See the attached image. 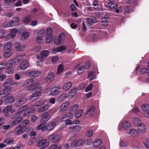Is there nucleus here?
<instances>
[{
    "label": "nucleus",
    "instance_id": "22",
    "mask_svg": "<svg viewBox=\"0 0 149 149\" xmlns=\"http://www.w3.org/2000/svg\"><path fill=\"white\" fill-rule=\"evenodd\" d=\"M19 21V19L18 17H15L10 22L11 27H13L17 25Z\"/></svg>",
    "mask_w": 149,
    "mask_h": 149
},
{
    "label": "nucleus",
    "instance_id": "8",
    "mask_svg": "<svg viewBox=\"0 0 149 149\" xmlns=\"http://www.w3.org/2000/svg\"><path fill=\"white\" fill-rule=\"evenodd\" d=\"M48 145V143H47V140L45 139L42 140L37 144L38 147H40V149H44L47 148Z\"/></svg>",
    "mask_w": 149,
    "mask_h": 149
},
{
    "label": "nucleus",
    "instance_id": "12",
    "mask_svg": "<svg viewBox=\"0 0 149 149\" xmlns=\"http://www.w3.org/2000/svg\"><path fill=\"white\" fill-rule=\"evenodd\" d=\"M35 111V109L33 107L29 108L25 111L24 115L26 116H28L33 113Z\"/></svg>",
    "mask_w": 149,
    "mask_h": 149
},
{
    "label": "nucleus",
    "instance_id": "49",
    "mask_svg": "<svg viewBox=\"0 0 149 149\" xmlns=\"http://www.w3.org/2000/svg\"><path fill=\"white\" fill-rule=\"evenodd\" d=\"M84 69H85L84 66V65H81L77 68V71L78 73L79 74H80L82 72Z\"/></svg>",
    "mask_w": 149,
    "mask_h": 149
},
{
    "label": "nucleus",
    "instance_id": "47",
    "mask_svg": "<svg viewBox=\"0 0 149 149\" xmlns=\"http://www.w3.org/2000/svg\"><path fill=\"white\" fill-rule=\"evenodd\" d=\"M29 124V121L28 120H25L23 121L21 123L20 125L23 127H26Z\"/></svg>",
    "mask_w": 149,
    "mask_h": 149
},
{
    "label": "nucleus",
    "instance_id": "31",
    "mask_svg": "<svg viewBox=\"0 0 149 149\" xmlns=\"http://www.w3.org/2000/svg\"><path fill=\"white\" fill-rule=\"evenodd\" d=\"M122 127L125 129H127L131 127V124L130 121H125L122 123Z\"/></svg>",
    "mask_w": 149,
    "mask_h": 149
},
{
    "label": "nucleus",
    "instance_id": "28",
    "mask_svg": "<svg viewBox=\"0 0 149 149\" xmlns=\"http://www.w3.org/2000/svg\"><path fill=\"white\" fill-rule=\"evenodd\" d=\"M67 94L64 93L61 95L58 98L57 100L58 102H61L63 101L67 97Z\"/></svg>",
    "mask_w": 149,
    "mask_h": 149
},
{
    "label": "nucleus",
    "instance_id": "54",
    "mask_svg": "<svg viewBox=\"0 0 149 149\" xmlns=\"http://www.w3.org/2000/svg\"><path fill=\"white\" fill-rule=\"evenodd\" d=\"M50 149H61V148L60 146H57V144H54L50 147Z\"/></svg>",
    "mask_w": 149,
    "mask_h": 149
},
{
    "label": "nucleus",
    "instance_id": "62",
    "mask_svg": "<svg viewBox=\"0 0 149 149\" xmlns=\"http://www.w3.org/2000/svg\"><path fill=\"white\" fill-rule=\"evenodd\" d=\"M91 65V63L89 61H87L85 63V69H88Z\"/></svg>",
    "mask_w": 149,
    "mask_h": 149
},
{
    "label": "nucleus",
    "instance_id": "1",
    "mask_svg": "<svg viewBox=\"0 0 149 149\" xmlns=\"http://www.w3.org/2000/svg\"><path fill=\"white\" fill-rule=\"evenodd\" d=\"M52 28H47L46 31V41L48 44L50 43L53 40V36L52 34Z\"/></svg>",
    "mask_w": 149,
    "mask_h": 149
},
{
    "label": "nucleus",
    "instance_id": "36",
    "mask_svg": "<svg viewBox=\"0 0 149 149\" xmlns=\"http://www.w3.org/2000/svg\"><path fill=\"white\" fill-rule=\"evenodd\" d=\"M22 119L23 118L22 116H20L15 119L12 123L13 125V126H15L18 124L22 120Z\"/></svg>",
    "mask_w": 149,
    "mask_h": 149
},
{
    "label": "nucleus",
    "instance_id": "13",
    "mask_svg": "<svg viewBox=\"0 0 149 149\" xmlns=\"http://www.w3.org/2000/svg\"><path fill=\"white\" fill-rule=\"evenodd\" d=\"M64 36L63 33L59 34L58 37H55L54 39V43L57 45H60L61 42L62 37Z\"/></svg>",
    "mask_w": 149,
    "mask_h": 149
},
{
    "label": "nucleus",
    "instance_id": "21",
    "mask_svg": "<svg viewBox=\"0 0 149 149\" xmlns=\"http://www.w3.org/2000/svg\"><path fill=\"white\" fill-rule=\"evenodd\" d=\"M38 34L41 35V36H38L36 38V40L38 43H41L42 40V36L45 35V32L43 30H40L38 31Z\"/></svg>",
    "mask_w": 149,
    "mask_h": 149
},
{
    "label": "nucleus",
    "instance_id": "33",
    "mask_svg": "<svg viewBox=\"0 0 149 149\" xmlns=\"http://www.w3.org/2000/svg\"><path fill=\"white\" fill-rule=\"evenodd\" d=\"M79 105L77 104H75L72 106L69 111L72 113H75L78 109Z\"/></svg>",
    "mask_w": 149,
    "mask_h": 149
},
{
    "label": "nucleus",
    "instance_id": "18",
    "mask_svg": "<svg viewBox=\"0 0 149 149\" xmlns=\"http://www.w3.org/2000/svg\"><path fill=\"white\" fill-rule=\"evenodd\" d=\"M15 100V98L14 97L9 96L6 97L5 100V102L6 104H8L13 103Z\"/></svg>",
    "mask_w": 149,
    "mask_h": 149
},
{
    "label": "nucleus",
    "instance_id": "29",
    "mask_svg": "<svg viewBox=\"0 0 149 149\" xmlns=\"http://www.w3.org/2000/svg\"><path fill=\"white\" fill-rule=\"evenodd\" d=\"M56 88L55 86H54L51 89L50 93L53 96L56 95L60 92V90Z\"/></svg>",
    "mask_w": 149,
    "mask_h": 149
},
{
    "label": "nucleus",
    "instance_id": "19",
    "mask_svg": "<svg viewBox=\"0 0 149 149\" xmlns=\"http://www.w3.org/2000/svg\"><path fill=\"white\" fill-rule=\"evenodd\" d=\"M86 20L90 25H92L93 24L96 23L97 22V18L94 17H92L91 18L87 17Z\"/></svg>",
    "mask_w": 149,
    "mask_h": 149
},
{
    "label": "nucleus",
    "instance_id": "60",
    "mask_svg": "<svg viewBox=\"0 0 149 149\" xmlns=\"http://www.w3.org/2000/svg\"><path fill=\"white\" fill-rule=\"evenodd\" d=\"M22 35L25 38H27L29 36V33L27 31H25L23 32Z\"/></svg>",
    "mask_w": 149,
    "mask_h": 149
},
{
    "label": "nucleus",
    "instance_id": "2",
    "mask_svg": "<svg viewBox=\"0 0 149 149\" xmlns=\"http://www.w3.org/2000/svg\"><path fill=\"white\" fill-rule=\"evenodd\" d=\"M33 80L32 79H29L26 80L24 84L27 86V90L29 91H31L34 90L36 88L37 86L36 84H33Z\"/></svg>",
    "mask_w": 149,
    "mask_h": 149
},
{
    "label": "nucleus",
    "instance_id": "61",
    "mask_svg": "<svg viewBox=\"0 0 149 149\" xmlns=\"http://www.w3.org/2000/svg\"><path fill=\"white\" fill-rule=\"evenodd\" d=\"M38 117L35 115H33L31 117V120L32 122H35L38 119Z\"/></svg>",
    "mask_w": 149,
    "mask_h": 149
},
{
    "label": "nucleus",
    "instance_id": "51",
    "mask_svg": "<svg viewBox=\"0 0 149 149\" xmlns=\"http://www.w3.org/2000/svg\"><path fill=\"white\" fill-rule=\"evenodd\" d=\"M31 19V16L29 15L26 16L24 19V23L29 22Z\"/></svg>",
    "mask_w": 149,
    "mask_h": 149
},
{
    "label": "nucleus",
    "instance_id": "39",
    "mask_svg": "<svg viewBox=\"0 0 149 149\" xmlns=\"http://www.w3.org/2000/svg\"><path fill=\"white\" fill-rule=\"evenodd\" d=\"M12 80L10 78L7 79L3 84V86L4 87H7L11 84Z\"/></svg>",
    "mask_w": 149,
    "mask_h": 149
},
{
    "label": "nucleus",
    "instance_id": "24",
    "mask_svg": "<svg viewBox=\"0 0 149 149\" xmlns=\"http://www.w3.org/2000/svg\"><path fill=\"white\" fill-rule=\"evenodd\" d=\"M49 107L50 106L49 104H45L40 107L38 109V111L39 112H42L48 109Z\"/></svg>",
    "mask_w": 149,
    "mask_h": 149
},
{
    "label": "nucleus",
    "instance_id": "16",
    "mask_svg": "<svg viewBox=\"0 0 149 149\" xmlns=\"http://www.w3.org/2000/svg\"><path fill=\"white\" fill-rule=\"evenodd\" d=\"M49 54V52L47 50L42 51L40 52V60L41 61L45 60L44 57H47ZM40 58V57H39Z\"/></svg>",
    "mask_w": 149,
    "mask_h": 149
},
{
    "label": "nucleus",
    "instance_id": "7",
    "mask_svg": "<svg viewBox=\"0 0 149 149\" xmlns=\"http://www.w3.org/2000/svg\"><path fill=\"white\" fill-rule=\"evenodd\" d=\"M42 117L41 119V122L42 123H45L51 117L49 113L48 112H45L42 113Z\"/></svg>",
    "mask_w": 149,
    "mask_h": 149
},
{
    "label": "nucleus",
    "instance_id": "30",
    "mask_svg": "<svg viewBox=\"0 0 149 149\" xmlns=\"http://www.w3.org/2000/svg\"><path fill=\"white\" fill-rule=\"evenodd\" d=\"M72 85V82L70 81L68 82L64 85L63 87V89L65 91H67L70 89Z\"/></svg>",
    "mask_w": 149,
    "mask_h": 149
},
{
    "label": "nucleus",
    "instance_id": "25",
    "mask_svg": "<svg viewBox=\"0 0 149 149\" xmlns=\"http://www.w3.org/2000/svg\"><path fill=\"white\" fill-rule=\"evenodd\" d=\"M42 94V93L40 91H37L33 94L30 97V99L31 100H33L35 98L37 99L38 97H40Z\"/></svg>",
    "mask_w": 149,
    "mask_h": 149
},
{
    "label": "nucleus",
    "instance_id": "63",
    "mask_svg": "<svg viewBox=\"0 0 149 149\" xmlns=\"http://www.w3.org/2000/svg\"><path fill=\"white\" fill-rule=\"evenodd\" d=\"M65 115L66 116L67 118H69V119L71 118L73 116V113L70 111Z\"/></svg>",
    "mask_w": 149,
    "mask_h": 149
},
{
    "label": "nucleus",
    "instance_id": "52",
    "mask_svg": "<svg viewBox=\"0 0 149 149\" xmlns=\"http://www.w3.org/2000/svg\"><path fill=\"white\" fill-rule=\"evenodd\" d=\"M63 66L62 65H59L58 69L57 74H58L60 73L63 70Z\"/></svg>",
    "mask_w": 149,
    "mask_h": 149
},
{
    "label": "nucleus",
    "instance_id": "43",
    "mask_svg": "<svg viewBox=\"0 0 149 149\" xmlns=\"http://www.w3.org/2000/svg\"><path fill=\"white\" fill-rule=\"evenodd\" d=\"M142 110L144 112L149 110V104H143L141 106Z\"/></svg>",
    "mask_w": 149,
    "mask_h": 149
},
{
    "label": "nucleus",
    "instance_id": "50",
    "mask_svg": "<svg viewBox=\"0 0 149 149\" xmlns=\"http://www.w3.org/2000/svg\"><path fill=\"white\" fill-rule=\"evenodd\" d=\"M77 90L78 89L77 87H74L71 89L69 93L71 94L72 96L74 95L77 93Z\"/></svg>",
    "mask_w": 149,
    "mask_h": 149
},
{
    "label": "nucleus",
    "instance_id": "64",
    "mask_svg": "<svg viewBox=\"0 0 149 149\" xmlns=\"http://www.w3.org/2000/svg\"><path fill=\"white\" fill-rule=\"evenodd\" d=\"M3 27L5 28L11 27V24L10 22H4L3 24Z\"/></svg>",
    "mask_w": 149,
    "mask_h": 149
},
{
    "label": "nucleus",
    "instance_id": "4",
    "mask_svg": "<svg viewBox=\"0 0 149 149\" xmlns=\"http://www.w3.org/2000/svg\"><path fill=\"white\" fill-rule=\"evenodd\" d=\"M26 130V127H23L22 125H20L17 126L15 129V132L17 135H19L24 132Z\"/></svg>",
    "mask_w": 149,
    "mask_h": 149
},
{
    "label": "nucleus",
    "instance_id": "53",
    "mask_svg": "<svg viewBox=\"0 0 149 149\" xmlns=\"http://www.w3.org/2000/svg\"><path fill=\"white\" fill-rule=\"evenodd\" d=\"M20 114L17 111L15 113L13 114L11 116V118L12 119H16L17 118H18V117H20L21 116H20Z\"/></svg>",
    "mask_w": 149,
    "mask_h": 149
},
{
    "label": "nucleus",
    "instance_id": "11",
    "mask_svg": "<svg viewBox=\"0 0 149 149\" xmlns=\"http://www.w3.org/2000/svg\"><path fill=\"white\" fill-rule=\"evenodd\" d=\"M10 93V90L9 88L4 89L0 92V96L1 97H5L8 95Z\"/></svg>",
    "mask_w": 149,
    "mask_h": 149
},
{
    "label": "nucleus",
    "instance_id": "10",
    "mask_svg": "<svg viewBox=\"0 0 149 149\" xmlns=\"http://www.w3.org/2000/svg\"><path fill=\"white\" fill-rule=\"evenodd\" d=\"M50 138L52 142L55 143L59 140L60 136L59 134L56 133H54L51 135Z\"/></svg>",
    "mask_w": 149,
    "mask_h": 149
},
{
    "label": "nucleus",
    "instance_id": "26",
    "mask_svg": "<svg viewBox=\"0 0 149 149\" xmlns=\"http://www.w3.org/2000/svg\"><path fill=\"white\" fill-rule=\"evenodd\" d=\"M56 125V123L54 122H52L49 124L46 127V129L47 130L50 131L52 130Z\"/></svg>",
    "mask_w": 149,
    "mask_h": 149
},
{
    "label": "nucleus",
    "instance_id": "56",
    "mask_svg": "<svg viewBox=\"0 0 149 149\" xmlns=\"http://www.w3.org/2000/svg\"><path fill=\"white\" fill-rule=\"evenodd\" d=\"M125 14L126 15H128L130 12V8L128 6H126L125 8Z\"/></svg>",
    "mask_w": 149,
    "mask_h": 149
},
{
    "label": "nucleus",
    "instance_id": "38",
    "mask_svg": "<svg viewBox=\"0 0 149 149\" xmlns=\"http://www.w3.org/2000/svg\"><path fill=\"white\" fill-rule=\"evenodd\" d=\"M66 49V47L64 45H61L58 47L57 49H53L54 51L56 52H59L65 51Z\"/></svg>",
    "mask_w": 149,
    "mask_h": 149
},
{
    "label": "nucleus",
    "instance_id": "5",
    "mask_svg": "<svg viewBox=\"0 0 149 149\" xmlns=\"http://www.w3.org/2000/svg\"><path fill=\"white\" fill-rule=\"evenodd\" d=\"M86 141L83 139H79L77 142L74 141L71 143V146L72 147H78L83 146Z\"/></svg>",
    "mask_w": 149,
    "mask_h": 149
},
{
    "label": "nucleus",
    "instance_id": "27",
    "mask_svg": "<svg viewBox=\"0 0 149 149\" xmlns=\"http://www.w3.org/2000/svg\"><path fill=\"white\" fill-rule=\"evenodd\" d=\"M29 74L31 77H38V75H40V72L38 71L34 70L30 72Z\"/></svg>",
    "mask_w": 149,
    "mask_h": 149
},
{
    "label": "nucleus",
    "instance_id": "42",
    "mask_svg": "<svg viewBox=\"0 0 149 149\" xmlns=\"http://www.w3.org/2000/svg\"><path fill=\"white\" fill-rule=\"evenodd\" d=\"M16 63L15 60L14 59H12L8 61L7 65L14 67L15 66Z\"/></svg>",
    "mask_w": 149,
    "mask_h": 149
},
{
    "label": "nucleus",
    "instance_id": "40",
    "mask_svg": "<svg viewBox=\"0 0 149 149\" xmlns=\"http://www.w3.org/2000/svg\"><path fill=\"white\" fill-rule=\"evenodd\" d=\"M127 133L131 135H134V136L137 135L138 134V132L134 128L130 129L129 132H127Z\"/></svg>",
    "mask_w": 149,
    "mask_h": 149
},
{
    "label": "nucleus",
    "instance_id": "23",
    "mask_svg": "<svg viewBox=\"0 0 149 149\" xmlns=\"http://www.w3.org/2000/svg\"><path fill=\"white\" fill-rule=\"evenodd\" d=\"M55 77V74L53 72L50 73L46 78L47 81L49 83L50 82L53 80Z\"/></svg>",
    "mask_w": 149,
    "mask_h": 149
},
{
    "label": "nucleus",
    "instance_id": "17",
    "mask_svg": "<svg viewBox=\"0 0 149 149\" xmlns=\"http://www.w3.org/2000/svg\"><path fill=\"white\" fill-rule=\"evenodd\" d=\"M70 103L68 102H65L63 103L60 107V111L63 112L66 111L69 106Z\"/></svg>",
    "mask_w": 149,
    "mask_h": 149
},
{
    "label": "nucleus",
    "instance_id": "9",
    "mask_svg": "<svg viewBox=\"0 0 149 149\" xmlns=\"http://www.w3.org/2000/svg\"><path fill=\"white\" fill-rule=\"evenodd\" d=\"M12 107L11 106H7L3 110V112L5 114L4 116L6 117H9L10 116V113H12L13 111H11Z\"/></svg>",
    "mask_w": 149,
    "mask_h": 149
},
{
    "label": "nucleus",
    "instance_id": "57",
    "mask_svg": "<svg viewBox=\"0 0 149 149\" xmlns=\"http://www.w3.org/2000/svg\"><path fill=\"white\" fill-rule=\"evenodd\" d=\"M93 87V84H89L88 86L86 88L85 91L86 92H88L91 90Z\"/></svg>",
    "mask_w": 149,
    "mask_h": 149
},
{
    "label": "nucleus",
    "instance_id": "15",
    "mask_svg": "<svg viewBox=\"0 0 149 149\" xmlns=\"http://www.w3.org/2000/svg\"><path fill=\"white\" fill-rule=\"evenodd\" d=\"M29 62L28 60L24 61L20 64V68L21 70H24L26 69L29 65Z\"/></svg>",
    "mask_w": 149,
    "mask_h": 149
},
{
    "label": "nucleus",
    "instance_id": "6",
    "mask_svg": "<svg viewBox=\"0 0 149 149\" xmlns=\"http://www.w3.org/2000/svg\"><path fill=\"white\" fill-rule=\"evenodd\" d=\"M27 98L25 97H23L17 100L15 103V105L16 107H20L25 103L27 101Z\"/></svg>",
    "mask_w": 149,
    "mask_h": 149
},
{
    "label": "nucleus",
    "instance_id": "46",
    "mask_svg": "<svg viewBox=\"0 0 149 149\" xmlns=\"http://www.w3.org/2000/svg\"><path fill=\"white\" fill-rule=\"evenodd\" d=\"M12 43L11 42H8L5 45L4 49H12Z\"/></svg>",
    "mask_w": 149,
    "mask_h": 149
},
{
    "label": "nucleus",
    "instance_id": "44",
    "mask_svg": "<svg viewBox=\"0 0 149 149\" xmlns=\"http://www.w3.org/2000/svg\"><path fill=\"white\" fill-rule=\"evenodd\" d=\"M102 25L105 26H107L108 25V21L105 17H102Z\"/></svg>",
    "mask_w": 149,
    "mask_h": 149
},
{
    "label": "nucleus",
    "instance_id": "14",
    "mask_svg": "<svg viewBox=\"0 0 149 149\" xmlns=\"http://www.w3.org/2000/svg\"><path fill=\"white\" fill-rule=\"evenodd\" d=\"M137 129L139 132L143 133L146 132V128L143 123H139L137 125Z\"/></svg>",
    "mask_w": 149,
    "mask_h": 149
},
{
    "label": "nucleus",
    "instance_id": "48",
    "mask_svg": "<svg viewBox=\"0 0 149 149\" xmlns=\"http://www.w3.org/2000/svg\"><path fill=\"white\" fill-rule=\"evenodd\" d=\"M32 14L34 17H36L40 13L37 9L34 8L32 11Z\"/></svg>",
    "mask_w": 149,
    "mask_h": 149
},
{
    "label": "nucleus",
    "instance_id": "59",
    "mask_svg": "<svg viewBox=\"0 0 149 149\" xmlns=\"http://www.w3.org/2000/svg\"><path fill=\"white\" fill-rule=\"evenodd\" d=\"M45 128V125L42 123L40 124L37 127V129L38 130H41L42 131L44 130Z\"/></svg>",
    "mask_w": 149,
    "mask_h": 149
},
{
    "label": "nucleus",
    "instance_id": "37",
    "mask_svg": "<svg viewBox=\"0 0 149 149\" xmlns=\"http://www.w3.org/2000/svg\"><path fill=\"white\" fill-rule=\"evenodd\" d=\"M46 102V100L44 99H41L39 100L38 102L35 103L34 106L35 107H39L43 105Z\"/></svg>",
    "mask_w": 149,
    "mask_h": 149
},
{
    "label": "nucleus",
    "instance_id": "3",
    "mask_svg": "<svg viewBox=\"0 0 149 149\" xmlns=\"http://www.w3.org/2000/svg\"><path fill=\"white\" fill-rule=\"evenodd\" d=\"M17 30L16 28H13L11 32L6 36V39L8 40H11L14 38L17 33Z\"/></svg>",
    "mask_w": 149,
    "mask_h": 149
},
{
    "label": "nucleus",
    "instance_id": "55",
    "mask_svg": "<svg viewBox=\"0 0 149 149\" xmlns=\"http://www.w3.org/2000/svg\"><path fill=\"white\" fill-rule=\"evenodd\" d=\"M93 130H89L87 132L86 135V136L88 137H91L93 134Z\"/></svg>",
    "mask_w": 149,
    "mask_h": 149
},
{
    "label": "nucleus",
    "instance_id": "58",
    "mask_svg": "<svg viewBox=\"0 0 149 149\" xmlns=\"http://www.w3.org/2000/svg\"><path fill=\"white\" fill-rule=\"evenodd\" d=\"M133 122L135 124H138L139 123H141L140 119L138 118H135L133 119Z\"/></svg>",
    "mask_w": 149,
    "mask_h": 149
},
{
    "label": "nucleus",
    "instance_id": "35",
    "mask_svg": "<svg viewBox=\"0 0 149 149\" xmlns=\"http://www.w3.org/2000/svg\"><path fill=\"white\" fill-rule=\"evenodd\" d=\"M14 139L12 138H9L5 139L3 142L8 144L11 145L14 144Z\"/></svg>",
    "mask_w": 149,
    "mask_h": 149
},
{
    "label": "nucleus",
    "instance_id": "34",
    "mask_svg": "<svg viewBox=\"0 0 149 149\" xmlns=\"http://www.w3.org/2000/svg\"><path fill=\"white\" fill-rule=\"evenodd\" d=\"M6 72L8 74H13L14 72L13 67L8 65L6 68Z\"/></svg>",
    "mask_w": 149,
    "mask_h": 149
},
{
    "label": "nucleus",
    "instance_id": "41",
    "mask_svg": "<svg viewBox=\"0 0 149 149\" xmlns=\"http://www.w3.org/2000/svg\"><path fill=\"white\" fill-rule=\"evenodd\" d=\"M83 109H80L75 113L74 116L76 118H78L83 114Z\"/></svg>",
    "mask_w": 149,
    "mask_h": 149
},
{
    "label": "nucleus",
    "instance_id": "32",
    "mask_svg": "<svg viewBox=\"0 0 149 149\" xmlns=\"http://www.w3.org/2000/svg\"><path fill=\"white\" fill-rule=\"evenodd\" d=\"M102 142V139H98L94 142L93 146L95 148H97L101 144Z\"/></svg>",
    "mask_w": 149,
    "mask_h": 149
},
{
    "label": "nucleus",
    "instance_id": "45",
    "mask_svg": "<svg viewBox=\"0 0 149 149\" xmlns=\"http://www.w3.org/2000/svg\"><path fill=\"white\" fill-rule=\"evenodd\" d=\"M27 107V106L26 105H24L23 106V107H21L19 109L18 111L20 114H22V112L24 111H25Z\"/></svg>",
    "mask_w": 149,
    "mask_h": 149
},
{
    "label": "nucleus",
    "instance_id": "20",
    "mask_svg": "<svg viewBox=\"0 0 149 149\" xmlns=\"http://www.w3.org/2000/svg\"><path fill=\"white\" fill-rule=\"evenodd\" d=\"M15 45L16 50L19 52L23 51L25 48L24 46L21 45L20 43L18 42L15 43Z\"/></svg>",
    "mask_w": 149,
    "mask_h": 149
}]
</instances>
